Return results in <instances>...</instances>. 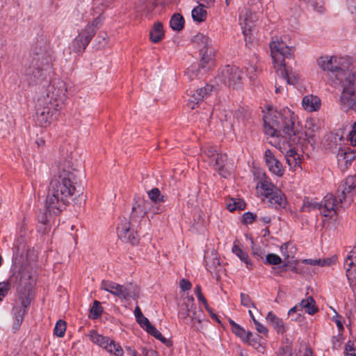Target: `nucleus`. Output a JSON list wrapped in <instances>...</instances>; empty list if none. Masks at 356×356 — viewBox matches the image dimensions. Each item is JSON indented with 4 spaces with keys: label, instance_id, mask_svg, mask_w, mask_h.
Instances as JSON below:
<instances>
[{
    "label": "nucleus",
    "instance_id": "46",
    "mask_svg": "<svg viewBox=\"0 0 356 356\" xmlns=\"http://www.w3.org/2000/svg\"><path fill=\"white\" fill-rule=\"evenodd\" d=\"M219 265L220 260L216 257L209 260H207V258H206V268L209 271L212 272L215 270Z\"/></svg>",
    "mask_w": 356,
    "mask_h": 356
},
{
    "label": "nucleus",
    "instance_id": "30",
    "mask_svg": "<svg viewBox=\"0 0 356 356\" xmlns=\"http://www.w3.org/2000/svg\"><path fill=\"white\" fill-rule=\"evenodd\" d=\"M266 318L268 323L273 327L278 334H282L286 332V327L283 321L272 312H269L268 313Z\"/></svg>",
    "mask_w": 356,
    "mask_h": 356
},
{
    "label": "nucleus",
    "instance_id": "31",
    "mask_svg": "<svg viewBox=\"0 0 356 356\" xmlns=\"http://www.w3.org/2000/svg\"><path fill=\"white\" fill-rule=\"evenodd\" d=\"M233 253L236 255L241 261L244 262L249 270L252 268V263L246 252L242 250L238 245L234 244L232 247Z\"/></svg>",
    "mask_w": 356,
    "mask_h": 356
},
{
    "label": "nucleus",
    "instance_id": "15",
    "mask_svg": "<svg viewBox=\"0 0 356 356\" xmlns=\"http://www.w3.org/2000/svg\"><path fill=\"white\" fill-rule=\"evenodd\" d=\"M93 38V31L89 27L83 29L72 41V47L76 53L83 52Z\"/></svg>",
    "mask_w": 356,
    "mask_h": 356
},
{
    "label": "nucleus",
    "instance_id": "20",
    "mask_svg": "<svg viewBox=\"0 0 356 356\" xmlns=\"http://www.w3.org/2000/svg\"><path fill=\"white\" fill-rule=\"evenodd\" d=\"M337 201L332 194H327L319 207L321 213L325 217L332 218L337 213Z\"/></svg>",
    "mask_w": 356,
    "mask_h": 356
},
{
    "label": "nucleus",
    "instance_id": "53",
    "mask_svg": "<svg viewBox=\"0 0 356 356\" xmlns=\"http://www.w3.org/2000/svg\"><path fill=\"white\" fill-rule=\"evenodd\" d=\"M101 24V19L99 17H97L95 19L92 23L88 24L84 29L90 28L93 31V36L95 35L97 29Z\"/></svg>",
    "mask_w": 356,
    "mask_h": 356
},
{
    "label": "nucleus",
    "instance_id": "10",
    "mask_svg": "<svg viewBox=\"0 0 356 356\" xmlns=\"http://www.w3.org/2000/svg\"><path fill=\"white\" fill-rule=\"evenodd\" d=\"M90 340L115 356H122L124 351L121 346L106 337L99 334L96 331L91 330L88 334Z\"/></svg>",
    "mask_w": 356,
    "mask_h": 356
},
{
    "label": "nucleus",
    "instance_id": "17",
    "mask_svg": "<svg viewBox=\"0 0 356 356\" xmlns=\"http://www.w3.org/2000/svg\"><path fill=\"white\" fill-rule=\"evenodd\" d=\"M214 89L213 86L207 84L204 88L196 90L192 94H188L187 106L190 109H195L200 102L211 94Z\"/></svg>",
    "mask_w": 356,
    "mask_h": 356
},
{
    "label": "nucleus",
    "instance_id": "56",
    "mask_svg": "<svg viewBox=\"0 0 356 356\" xmlns=\"http://www.w3.org/2000/svg\"><path fill=\"white\" fill-rule=\"evenodd\" d=\"M198 69L196 66H191L189 68H188L186 72V75L188 76V79L191 80L194 79L195 77L198 76Z\"/></svg>",
    "mask_w": 356,
    "mask_h": 356
},
{
    "label": "nucleus",
    "instance_id": "14",
    "mask_svg": "<svg viewBox=\"0 0 356 356\" xmlns=\"http://www.w3.org/2000/svg\"><path fill=\"white\" fill-rule=\"evenodd\" d=\"M355 188L356 175L348 177L340 186L341 190V194L339 195L340 202L349 205L353 201Z\"/></svg>",
    "mask_w": 356,
    "mask_h": 356
},
{
    "label": "nucleus",
    "instance_id": "42",
    "mask_svg": "<svg viewBox=\"0 0 356 356\" xmlns=\"http://www.w3.org/2000/svg\"><path fill=\"white\" fill-rule=\"evenodd\" d=\"M103 312V308L100 305V302L97 300H95L93 305L90 309V314L93 318H99Z\"/></svg>",
    "mask_w": 356,
    "mask_h": 356
},
{
    "label": "nucleus",
    "instance_id": "37",
    "mask_svg": "<svg viewBox=\"0 0 356 356\" xmlns=\"http://www.w3.org/2000/svg\"><path fill=\"white\" fill-rule=\"evenodd\" d=\"M145 331L148 334L153 336L156 339L161 341L163 343H164L165 345H169V343H170L169 341L167 339H165L154 325H149V327Z\"/></svg>",
    "mask_w": 356,
    "mask_h": 356
},
{
    "label": "nucleus",
    "instance_id": "60",
    "mask_svg": "<svg viewBox=\"0 0 356 356\" xmlns=\"http://www.w3.org/2000/svg\"><path fill=\"white\" fill-rule=\"evenodd\" d=\"M254 323L255 328L261 334L266 335L268 333V329L261 323H260L257 319H254Z\"/></svg>",
    "mask_w": 356,
    "mask_h": 356
},
{
    "label": "nucleus",
    "instance_id": "38",
    "mask_svg": "<svg viewBox=\"0 0 356 356\" xmlns=\"http://www.w3.org/2000/svg\"><path fill=\"white\" fill-rule=\"evenodd\" d=\"M232 332L245 342L248 341L252 335L250 332L247 333L239 325H234V328Z\"/></svg>",
    "mask_w": 356,
    "mask_h": 356
},
{
    "label": "nucleus",
    "instance_id": "25",
    "mask_svg": "<svg viewBox=\"0 0 356 356\" xmlns=\"http://www.w3.org/2000/svg\"><path fill=\"white\" fill-rule=\"evenodd\" d=\"M227 156L225 154H217L212 161H210L211 164L213 167L223 177H227L229 175V171L226 168V162Z\"/></svg>",
    "mask_w": 356,
    "mask_h": 356
},
{
    "label": "nucleus",
    "instance_id": "1",
    "mask_svg": "<svg viewBox=\"0 0 356 356\" xmlns=\"http://www.w3.org/2000/svg\"><path fill=\"white\" fill-rule=\"evenodd\" d=\"M295 120L294 113L288 108L280 112L269 111L264 116L266 134L279 138L275 147L284 154L287 164L293 170L301 168L302 159L294 146L303 137V134L295 127Z\"/></svg>",
    "mask_w": 356,
    "mask_h": 356
},
{
    "label": "nucleus",
    "instance_id": "11",
    "mask_svg": "<svg viewBox=\"0 0 356 356\" xmlns=\"http://www.w3.org/2000/svg\"><path fill=\"white\" fill-rule=\"evenodd\" d=\"M243 78V72L235 65H227L221 71L222 81L229 87L236 88L238 86Z\"/></svg>",
    "mask_w": 356,
    "mask_h": 356
},
{
    "label": "nucleus",
    "instance_id": "47",
    "mask_svg": "<svg viewBox=\"0 0 356 356\" xmlns=\"http://www.w3.org/2000/svg\"><path fill=\"white\" fill-rule=\"evenodd\" d=\"M345 265L350 267L356 266V245L349 253Z\"/></svg>",
    "mask_w": 356,
    "mask_h": 356
},
{
    "label": "nucleus",
    "instance_id": "28",
    "mask_svg": "<svg viewBox=\"0 0 356 356\" xmlns=\"http://www.w3.org/2000/svg\"><path fill=\"white\" fill-rule=\"evenodd\" d=\"M303 108L308 112L318 111L321 105V99L315 95H308L303 97L302 100Z\"/></svg>",
    "mask_w": 356,
    "mask_h": 356
},
{
    "label": "nucleus",
    "instance_id": "58",
    "mask_svg": "<svg viewBox=\"0 0 356 356\" xmlns=\"http://www.w3.org/2000/svg\"><path fill=\"white\" fill-rule=\"evenodd\" d=\"M316 206L317 205L316 204L310 202L309 199H305L304 200L301 209L302 211H309L312 209L316 208Z\"/></svg>",
    "mask_w": 356,
    "mask_h": 356
},
{
    "label": "nucleus",
    "instance_id": "35",
    "mask_svg": "<svg viewBox=\"0 0 356 356\" xmlns=\"http://www.w3.org/2000/svg\"><path fill=\"white\" fill-rule=\"evenodd\" d=\"M245 202L240 199L232 198L227 203V209L230 211L243 210L245 208Z\"/></svg>",
    "mask_w": 356,
    "mask_h": 356
},
{
    "label": "nucleus",
    "instance_id": "19",
    "mask_svg": "<svg viewBox=\"0 0 356 356\" xmlns=\"http://www.w3.org/2000/svg\"><path fill=\"white\" fill-rule=\"evenodd\" d=\"M340 84L343 88L342 90L353 92L356 93V72H346L340 79L333 80L332 86Z\"/></svg>",
    "mask_w": 356,
    "mask_h": 356
},
{
    "label": "nucleus",
    "instance_id": "23",
    "mask_svg": "<svg viewBox=\"0 0 356 356\" xmlns=\"http://www.w3.org/2000/svg\"><path fill=\"white\" fill-rule=\"evenodd\" d=\"M356 158V152L350 147H339L337 154L338 163L340 165H344L346 167L350 165L353 161Z\"/></svg>",
    "mask_w": 356,
    "mask_h": 356
},
{
    "label": "nucleus",
    "instance_id": "24",
    "mask_svg": "<svg viewBox=\"0 0 356 356\" xmlns=\"http://www.w3.org/2000/svg\"><path fill=\"white\" fill-rule=\"evenodd\" d=\"M219 119L222 123V126L225 128L232 129L233 131L235 129L238 128V129H241L243 126L241 125L238 119H237V123L234 122V118L233 114L229 111L224 110L220 113Z\"/></svg>",
    "mask_w": 356,
    "mask_h": 356
},
{
    "label": "nucleus",
    "instance_id": "5",
    "mask_svg": "<svg viewBox=\"0 0 356 356\" xmlns=\"http://www.w3.org/2000/svg\"><path fill=\"white\" fill-rule=\"evenodd\" d=\"M13 282H17V289L18 291H21L22 289L29 291L33 285L31 273L26 268H22L17 273L10 277L9 280L0 282V301H2L8 295Z\"/></svg>",
    "mask_w": 356,
    "mask_h": 356
},
{
    "label": "nucleus",
    "instance_id": "22",
    "mask_svg": "<svg viewBox=\"0 0 356 356\" xmlns=\"http://www.w3.org/2000/svg\"><path fill=\"white\" fill-rule=\"evenodd\" d=\"M42 108L38 109L37 122L41 127H46L50 123L54 112H56L49 104L41 105Z\"/></svg>",
    "mask_w": 356,
    "mask_h": 356
},
{
    "label": "nucleus",
    "instance_id": "51",
    "mask_svg": "<svg viewBox=\"0 0 356 356\" xmlns=\"http://www.w3.org/2000/svg\"><path fill=\"white\" fill-rule=\"evenodd\" d=\"M246 69L248 76H249L250 79H254L258 70L257 67L254 64H250L249 66L246 67Z\"/></svg>",
    "mask_w": 356,
    "mask_h": 356
},
{
    "label": "nucleus",
    "instance_id": "33",
    "mask_svg": "<svg viewBox=\"0 0 356 356\" xmlns=\"http://www.w3.org/2000/svg\"><path fill=\"white\" fill-rule=\"evenodd\" d=\"M299 307L301 309H305L309 314L312 315L315 314L318 310L315 300L312 296L302 300Z\"/></svg>",
    "mask_w": 356,
    "mask_h": 356
},
{
    "label": "nucleus",
    "instance_id": "57",
    "mask_svg": "<svg viewBox=\"0 0 356 356\" xmlns=\"http://www.w3.org/2000/svg\"><path fill=\"white\" fill-rule=\"evenodd\" d=\"M195 293L197 299L201 301L205 307H207V302L201 291V287L200 285H197L195 289Z\"/></svg>",
    "mask_w": 356,
    "mask_h": 356
},
{
    "label": "nucleus",
    "instance_id": "54",
    "mask_svg": "<svg viewBox=\"0 0 356 356\" xmlns=\"http://www.w3.org/2000/svg\"><path fill=\"white\" fill-rule=\"evenodd\" d=\"M136 321L145 330H147L149 325H152L149 321L144 315L136 318Z\"/></svg>",
    "mask_w": 356,
    "mask_h": 356
},
{
    "label": "nucleus",
    "instance_id": "48",
    "mask_svg": "<svg viewBox=\"0 0 356 356\" xmlns=\"http://www.w3.org/2000/svg\"><path fill=\"white\" fill-rule=\"evenodd\" d=\"M204 154L210 159V161H212V159L216 157V154L218 153L217 152V149L215 147L208 146L204 149Z\"/></svg>",
    "mask_w": 356,
    "mask_h": 356
},
{
    "label": "nucleus",
    "instance_id": "44",
    "mask_svg": "<svg viewBox=\"0 0 356 356\" xmlns=\"http://www.w3.org/2000/svg\"><path fill=\"white\" fill-rule=\"evenodd\" d=\"M282 259L276 254L270 253L266 255L265 264L269 265H278L281 264Z\"/></svg>",
    "mask_w": 356,
    "mask_h": 356
},
{
    "label": "nucleus",
    "instance_id": "34",
    "mask_svg": "<svg viewBox=\"0 0 356 356\" xmlns=\"http://www.w3.org/2000/svg\"><path fill=\"white\" fill-rule=\"evenodd\" d=\"M170 24L175 31H180L184 28V19L182 15L179 13L174 14L171 17Z\"/></svg>",
    "mask_w": 356,
    "mask_h": 356
},
{
    "label": "nucleus",
    "instance_id": "13",
    "mask_svg": "<svg viewBox=\"0 0 356 356\" xmlns=\"http://www.w3.org/2000/svg\"><path fill=\"white\" fill-rule=\"evenodd\" d=\"M117 233L121 241L126 243H130L132 245L138 244V234L130 228V222L127 218L120 219V222L117 227Z\"/></svg>",
    "mask_w": 356,
    "mask_h": 356
},
{
    "label": "nucleus",
    "instance_id": "39",
    "mask_svg": "<svg viewBox=\"0 0 356 356\" xmlns=\"http://www.w3.org/2000/svg\"><path fill=\"white\" fill-rule=\"evenodd\" d=\"M66 330V323L64 321L59 320L56 323L54 329V333L58 337H63Z\"/></svg>",
    "mask_w": 356,
    "mask_h": 356
},
{
    "label": "nucleus",
    "instance_id": "43",
    "mask_svg": "<svg viewBox=\"0 0 356 356\" xmlns=\"http://www.w3.org/2000/svg\"><path fill=\"white\" fill-rule=\"evenodd\" d=\"M148 197L154 202H163V196L161 195V192L157 188H154L148 192Z\"/></svg>",
    "mask_w": 356,
    "mask_h": 356
},
{
    "label": "nucleus",
    "instance_id": "45",
    "mask_svg": "<svg viewBox=\"0 0 356 356\" xmlns=\"http://www.w3.org/2000/svg\"><path fill=\"white\" fill-rule=\"evenodd\" d=\"M332 139L336 144V147L339 146L341 147V143L343 139H344V131L342 129H339L335 131L334 133L332 135Z\"/></svg>",
    "mask_w": 356,
    "mask_h": 356
},
{
    "label": "nucleus",
    "instance_id": "6",
    "mask_svg": "<svg viewBox=\"0 0 356 356\" xmlns=\"http://www.w3.org/2000/svg\"><path fill=\"white\" fill-rule=\"evenodd\" d=\"M100 289L120 299L137 300L140 296L139 289L131 283L122 285L111 280H104L101 282Z\"/></svg>",
    "mask_w": 356,
    "mask_h": 356
},
{
    "label": "nucleus",
    "instance_id": "63",
    "mask_svg": "<svg viewBox=\"0 0 356 356\" xmlns=\"http://www.w3.org/2000/svg\"><path fill=\"white\" fill-rule=\"evenodd\" d=\"M350 341H348V343L346 346L345 356H356L353 345H350Z\"/></svg>",
    "mask_w": 356,
    "mask_h": 356
},
{
    "label": "nucleus",
    "instance_id": "40",
    "mask_svg": "<svg viewBox=\"0 0 356 356\" xmlns=\"http://www.w3.org/2000/svg\"><path fill=\"white\" fill-rule=\"evenodd\" d=\"M277 356H293L291 343L288 339H286V344L278 350Z\"/></svg>",
    "mask_w": 356,
    "mask_h": 356
},
{
    "label": "nucleus",
    "instance_id": "27",
    "mask_svg": "<svg viewBox=\"0 0 356 356\" xmlns=\"http://www.w3.org/2000/svg\"><path fill=\"white\" fill-rule=\"evenodd\" d=\"M258 191L266 198L272 195L278 188L275 186L268 177L261 178L257 184L256 186Z\"/></svg>",
    "mask_w": 356,
    "mask_h": 356
},
{
    "label": "nucleus",
    "instance_id": "26",
    "mask_svg": "<svg viewBox=\"0 0 356 356\" xmlns=\"http://www.w3.org/2000/svg\"><path fill=\"white\" fill-rule=\"evenodd\" d=\"M339 103L341 108L354 111L356 107V93L342 90L339 98Z\"/></svg>",
    "mask_w": 356,
    "mask_h": 356
},
{
    "label": "nucleus",
    "instance_id": "61",
    "mask_svg": "<svg viewBox=\"0 0 356 356\" xmlns=\"http://www.w3.org/2000/svg\"><path fill=\"white\" fill-rule=\"evenodd\" d=\"M241 302L245 307H250L252 305L251 299L248 294L241 293Z\"/></svg>",
    "mask_w": 356,
    "mask_h": 356
},
{
    "label": "nucleus",
    "instance_id": "29",
    "mask_svg": "<svg viewBox=\"0 0 356 356\" xmlns=\"http://www.w3.org/2000/svg\"><path fill=\"white\" fill-rule=\"evenodd\" d=\"M269 202L275 209L284 208L286 204V199L285 195L281 191L280 189L277 188L272 195L268 197Z\"/></svg>",
    "mask_w": 356,
    "mask_h": 356
},
{
    "label": "nucleus",
    "instance_id": "21",
    "mask_svg": "<svg viewBox=\"0 0 356 356\" xmlns=\"http://www.w3.org/2000/svg\"><path fill=\"white\" fill-rule=\"evenodd\" d=\"M200 3L192 10L191 15L195 22H202L206 20L207 12L204 7H209L213 4L214 0H199Z\"/></svg>",
    "mask_w": 356,
    "mask_h": 356
},
{
    "label": "nucleus",
    "instance_id": "4",
    "mask_svg": "<svg viewBox=\"0 0 356 356\" xmlns=\"http://www.w3.org/2000/svg\"><path fill=\"white\" fill-rule=\"evenodd\" d=\"M67 91L65 81L54 79L48 85L43 95L38 99V103L41 105L49 104L55 111H59L65 106Z\"/></svg>",
    "mask_w": 356,
    "mask_h": 356
},
{
    "label": "nucleus",
    "instance_id": "55",
    "mask_svg": "<svg viewBox=\"0 0 356 356\" xmlns=\"http://www.w3.org/2000/svg\"><path fill=\"white\" fill-rule=\"evenodd\" d=\"M255 219L256 216L254 215L252 213L246 212L243 215V222L244 224H251L254 221Z\"/></svg>",
    "mask_w": 356,
    "mask_h": 356
},
{
    "label": "nucleus",
    "instance_id": "7",
    "mask_svg": "<svg viewBox=\"0 0 356 356\" xmlns=\"http://www.w3.org/2000/svg\"><path fill=\"white\" fill-rule=\"evenodd\" d=\"M192 42L199 48L202 68H209L213 65L216 53L212 40L207 35L198 33L193 37Z\"/></svg>",
    "mask_w": 356,
    "mask_h": 356
},
{
    "label": "nucleus",
    "instance_id": "16",
    "mask_svg": "<svg viewBox=\"0 0 356 356\" xmlns=\"http://www.w3.org/2000/svg\"><path fill=\"white\" fill-rule=\"evenodd\" d=\"M264 160L266 165L272 174L278 177L283 176L285 170L284 167L270 149H266L265 151Z\"/></svg>",
    "mask_w": 356,
    "mask_h": 356
},
{
    "label": "nucleus",
    "instance_id": "59",
    "mask_svg": "<svg viewBox=\"0 0 356 356\" xmlns=\"http://www.w3.org/2000/svg\"><path fill=\"white\" fill-rule=\"evenodd\" d=\"M311 6L314 11L320 14L323 13L325 10L322 3L312 1L311 3Z\"/></svg>",
    "mask_w": 356,
    "mask_h": 356
},
{
    "label": "nucleus",
    "instance_id": "3",
    "mask_svg": "<svg viewBox=\"0 0 356 356\" xmlns=\"http://www.w3.org/2000/svg\"><path fill=\"white\" fill-rule=\"evenodd\" d=\"M273 63L277 74L288 84L295 85L296 77L289 72L285 63L286 58H290L293 54L292 47L288 46L282 40L273 39L270 43Z\"/></svg>",
    "mask_w": 356,
    "mask_h": 356
},
{
    "label": "nucleus",
    "instance_id": "62",
    "mask_svg": "<svg viewBox=\"0 0 356 356\" xmlns=\"http://www.w3.org/2000/svg\"><path fill=\"white\" fill-rule=\"evenodd\" d=\"M179 286L182 291H188L190 290L191 288V282L185 279H182L180 280Z\"/></svg>",
    "mask_w": 356,
    "mask_h": 356
},
{
    "label": "nucleus",
    "instance_id": "12",
    "mask_svg": "<svg viewBox=\"0 0 356 356\" xmlns=\"http://www.w3.org/2000/svg\"><path fill=\"white\" fill-rule=\"evenodd\" d=\"M31 303V300L26 292L21 294L19 298V302L13 309V329L18 330L21 326L24 316L26 312V309Z\"/></svg>",
    "mask_w": 356,
    "mask_h": 356
},
{
    "label": "nucleus",
    "instance_id": "9",
    "mask_svg": "<svg viewBox=\"0 0 356 356\" xmlns=\"http://www.w3.org/2000/svg\"><path fill=\"white\" fill-rule=\"evenodd\" d=\"M202 311L197 310L194 304V298L192 296H187L186 300L181 305L179 315L181 318L184 319L186 323H191V327H195V323H201Z\"/></svg>",
    "mask_w": 356,
    "mask_h": 356
},
{
    "label": "nucleus",
    "instance_id": "52",
    "mask_svg": "<svg viewBox=\"0 0 356 356\" xmlns=\"http://www.w3.org/2000/svg\"><path fill=\"white\" fill-rule=\"evenodd\" d=\"M289 249H293V245L290 243H286L280 247V251L282 255L286 258H289L291 256L290 252L289 251Z\"/></svg>",
    "mask_w": 356,
    "mask_h": 356
},
{
    "label": "nucleus",
    "instance_id": "64",
    "mask_svg": "<svg viewBox=\"0 0 356 356\" xmlns=\"http://www.w3.org/2000/svg\"><path fill=\"white\" fill-rule=\"evenodd\" d=\"M347 4L349 11L356 15V0H348Z\"/></svg>",
    "mask_w": 356,
    "mask_h": 356
},
{
    "label": "nucleus",
    "instance_id": "8",
    "mask_svg": "<svg viewBox=\"0 0 356 356\" xmlns=\"http://www.w3.org/2000/svg\"><path fill=\"white\" fill-rule=\"evenodd\" d=\"M342 58L336 56H323L318 58V65L323 71H327V77L331 84L333 80L340 79L344 74L341 67Z\"/></svg>",
    "mask_w": 356,
    "mask_h": 356
},
{
    "label": "nucleus",
    "instance_id": "36",
    "mask_svg": "<svg viewBox=\"0 0 356 356\" xmlns=\"http://www.w3.org/2000/svg\"><path fill=\"white\" fill-rule=\"evenodd\" d=\"M303 263L312 266H329L333 263V260L330 258L318 259H305Z\"/></svg>",
    "mask_w": 356,
    "mask_h": 356
},
{
    "label": "nucleus",
    "instance_id": "50",
    "mask_svg": "<svg viewBox=\"0 0 356 356\" xmlns=\"http://www.w3.org/2000/svg\"><path fill=\"white\" fill-rule=\"evenodd\" d=\"M137 213H138L142 218L144 217V216L146 214V211L140 209V204H138L137 207L134 206L132 208V213L131 215V220L132 221L135 220L136 215Z\"/></svg>",
    "mask_w": 356,
    "mask_h": 356
},
{
    "label": "nucleus",
    "instance_id": "49",
    "mask_svg": "<svg viewBox=\"0 0 356 356\" xmlns=\"http://www.w3.org/2000/svg\"><path fill=\"white\" fill-rule=\"evenodd\" d=\"M46 209L47 211H48L49 213H47V212H44V213H41L38 215V221L39 222H40L43 226L46 225L47 224V222H49V216L51 215V213H53L54 214L53 212H50L47 208L46 207Z\"/></svg>",
    "mask_w": 356,
    "mask_h": 356
},
{
    "label": "nucleus",
    "instance_id": "18",
    "mask_svg": "<svg viewBox=\"0 0 356 356\" xmlns=\"http://www.w3.org/2000/svg\"><path fill=\"white\" fill-rule=\"evenodd\" d=\"M257 20V15L254 13L245 8L240 14V24L243 29V33L245 37V41L249 36L251 29L254 26V23Z\"/></svg>",
    "mask_w": 356,
    "mask_h": 356
},
{
    "label": "nucleus",
    "instance_id": "2",
    "mask_svg": "<svg viewBox=\"0 0 356 356\" xmlns=\"http://www.w3.org/2000/svg\"><path fill=\"white\" fill-rule=\"evenodd\" d=\"M79 170L71 159H65L58 162L57 173L52 178L46 206L55 215L60 213L76 195Z\"/></svg>",
    "mask_w": 356,
    "mask_h": 356
},
{
    "label": "nucleus",
    "instance_id": "41",
    "mask_svg": "<svg viewBox=\"0 0 356 356\" xmlns=\"http://www.w3.org/2000/svg\"><path fill=\"white\" fill-rule=\"evenodd\" d=\"M346 277L349 282L350 286L353 289L356 286V272L355 270H352V267L347 266Z\"/></svg>",
    "mask_w": 356,
    "mask_h": 356
},
{
    "label": "nucleus",
    "instance_id": "32",
    "mask_svg": "<svg viewBox=\"0 0 356 356\" xmlns=\"http://www.w3.org/2000/svg\"><path fill=\"white\" fill-rule=\"evenodd\" d=\"M164 36L163 25L160 22L154 24L149 33L150 40L154 43L159 42Z\"/></svg>",
    "mask_w": 356,
    "mask_h": 356
}]
</instances>
